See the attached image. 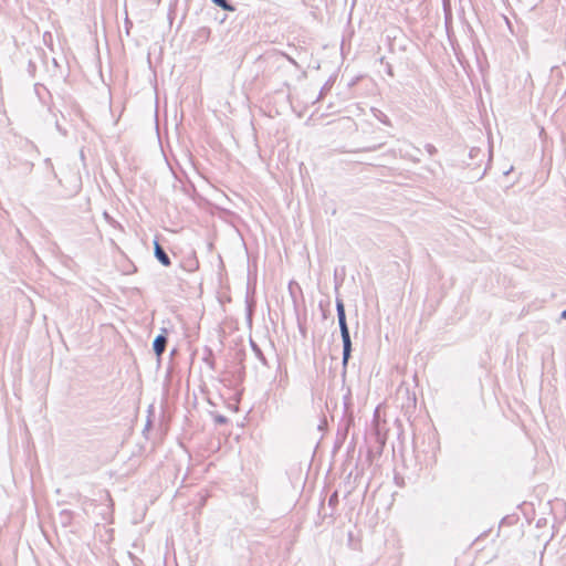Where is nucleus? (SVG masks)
<instances>
[{"label":"nucleus","mask_w":566,"mask_h":566,"mask_svg":"<svg viewBox=\"0 0 566 566\" xmlns=\"http://www.w3.org/2000/svg\"><path fill=\"white\" fill-rule=\"evenodd\" d=\"M335 303H336L337 319H338V325H339V331H340V336H342V342H343L342 364H343V367L346 368L348 360L352 356V350H353L352 346L353 345H352L349 328H348L347 319H346L345 304H344L343 300L338 296L336 297Z\"/></svg>","instance_id":"1"},{"label":"nucleus","mask_w":566,"mask_h":566,"mask_svg":"<svg viewBox=\"0 0 566 566\" xmlns=\"http://www.w3.org/2000/svg\"><path fill=\"white\" fill-rule=\"evenodd\" d=\"M167 343H168L167 329L163 328L161 333L158 334L153 342V349L158 358H160L161 355L165 353Z\"/></svg>","instance_id":"2"},{"label":"nucleus","mask_w":566,"mask_h":566,"mask_svg":"<svg viewBox=\"0 0 566 566\" xmlns=\"http://www.w3.org/2000/svg\"><path fill=\"white\" fill-rule=\"evenodd\" d=\"M154 254L158 262L164 266H169L171 264L169 255L157 240L154 241Z\"/></svg>","instance_id":"3"},{"label":"nucleus","mask_w":566,"mask_h":566,"mask_svg":"<svg viewBox=\"0 0 566 566\" xmlns=\"http://www.w3.org/2000/svg\"><path fill=\"white\" fill-rule=\"evenodd\" d=\"M249 343H250L251 349L253 350L255 357L260 360V363L263 366H269L268 359L264 356V354H263L262 349L260 348V346L252 338H250Z\"/></svg>","instance_id":"4"},{"label":"nucleus","mask_w":566,"mask_h":566,"mask_svg":"<svg viewBox=\"0 0 566 566\" xmlns=\"http://www.w3.org/2000/svg\"><path fill=\"white\" fill-rule=\"evenodd\" d=\"M73 520V512L70 510H62L59 513L57 521L63 527L71 525Z\"/></svg>","instance_id":"5"},{"label":"nucleus","mask_w":566,"mask_h":566,"mask_svg":"<svg viewBox=\"0 0 566 566\" xmlns=\"http://www.w3.org/2000/svg\"><path fill=\"white\" fill-rule=\"evenodd\" d=\"M352 423H353L352 415L347 416V417H344L342 419V421L339 423V427L343 426V438H345L347 436L348 429L352 426Z\"/></svg>","instance_id":"6"},{"label":"nucleus","mask_w":566,"mask_h":566,"mask_svg":"<svg viewBox=\"0 0 566 566\" xmlns=\"http://www.w3.org/2000/svg\"><path fill=\"white\" fill-rule=\"evenodd\" d=\"M212 2L222 8L223 10H227V11H234V7L230 3L229 0H212Z\"/></svg>","instance_id":"7"},{"label":"nucleus","mask_w":566,"mask_h":566,"mask_svg":"<svg viewBox=\"0 0 566 566\" xmlns=\"http://www.w3.org/2000/svg\"><path fill=\"white\" fill-rule=\"evenodd\" d=\"M198 265L199 263L197 259H190L187 261V263H185L184 269L188 272H192L198 269Z\"/></svg>","instance_id":"8"},{"label":"nucleus","mask_w":566,"mask_h":566,"mask_svg":"<svg viewBox=\"0 0 566 566\" xmlns=\"http://www.w3.org/2000/svg\"><path fill=\"white\" fill-rule=\"evenodd\" d=\"M337 503H338V494H337V492H334V493L329 496V499H328V505L334 507V506H336V505H337Z\"/></svg>","instance_id":"9"},{"label":"nucleus","mask_w":566,"mask_h":566,"mask_svg":"<svg viewBox=\"0 0 566 566\" xmlns=\"http://www.w3.org/2000/svg\"><path fill=\"white\" fill-rule=\"evenodd\" d=\"M80 190V186H74L72 190H70L67 193L63 195L62 198H71L75 196Z\"/></svg>","instance_id":"10"},{"label":"nucleus","mask_w":566,"mask_h":566,"mask_svg":"<svg viewBox=\"0 0 566 566\" xmlns=\"http://www.w3.org/2000/svg\"><path fill=\"white\" fill-rule=\"evenodd\" d=\"M214 420L219 424H224V423L228 422V418L226 416H222V415L216 416Z\"/></svg>","instance_id":"11"},{"label":"nucleus","mask_w":566,"mask_h":566,"mask_svg":"<svg viewBox=\"0 0 566 566\" xmlns=\"http://www.w3.org/2000/svg\"><path fill=\"white\" fill-rule=\"evenodd\" d=\"M384 144L380 143L378 145H373V146H368L366 148H363V151H375L377 149H379Z\"/></svg>","instance_id":"12"},{"label":"nucleus","mask_w":566,"mask_h":566,"mask_svg":"<svg viewBox=\"0 0 566 566\" xmlns=\"http://www.w3.org/2000/svg\"><path fill=\"white\" fill-rule=\"evenodd\" d=\"M480 153H481V149H480V148H475V147H473V148H471V150H470V157H471V158H475V157H478V156H479V154H480Z\"/></svg>","instance_id":"13"},{"label":"nucleus","mask_w":566,"mask_h":566,"mask_svg":"<svg viewBox=\"0 0 566 566\" xmlns=\"http://www.w3.org/2000/svg\"><path fill=\"white\" fill-rule=\"evenodd\" d=\"M427 149L430 154H433L436 151V148L432 145H427Z\"/></svg>","instance_id":"14"},{"label":"nucleus","mask_w":566,"mask_h":566,"mask_svg":"<svg viewBox=\"0 0 566 566\" xmlns=\"http://www.w3.org/2000/svg\"><path fill=\"white\" fill-rule=\"evenodd\" d=\"M206 361L209 364V366H210L211 368H213V364H214V363H213V360H212V359H206Z\"/></svg>","instance_id":"15"},{"label":"nucleus","mask_w":566,"mask_h":566,"mask_svg":"<svg viewBox=\"0 0 566 566\" xmlns=\"http://www.w3.org/2000/svg\"><path fill=\"white\" fill-rule=\"evenodd\" d=\"M560 317H562L563 319H566V308L562 312Z\"/></svg>","instance_id":"16"},{"label":"nucleus","mask_w":566,"mask_h":566,"mask_svg":"<svg viewBox=\"0 0 566 566\" xmlns=\"http://www.w3.org/2000/svg\"><path fill=\"white\" fill-rule=\"evenodd\" d=\"M381 122L385 124H389L388 118L385 116V118H381Z\"/></svg>","instance_id":"17"},{"label":"nucleus","mask_w":566,"mask_h":566,"mask_svg":"<svg viewBox=\"0 0 566 566\" xmlns=\"http://www.w3.org/2000/svg\"><path fill=\"white\" fill-rule=\"evenodd\" d=\"M248 318H249V322L251 323L252 322V317H251V311L250 310H249Z\"/></svg>","instance_id":"18"},{"label":"nucleus","mask_w":566,"mask_h":566,"mask_svg":"<svg viewBox=\"0 0 566 566\" xmlns=\"http://www.w3.org/2000/svg\"><path fill=\"white\" fill-rule=\"evenodd\" d=\"M150 423H151V422H150V420L148 419V420H147V423H146L145 429H148V428L150 427Z\"/></svg>","instance_id":"19"},{"label":"nucleus","mask_w":566,"mask_h":566,"mask_svg":"<svg viewBox=\"0 0 566 566\" xmlns=\"http://www.w3.org/2000/svg\"><path fill=\"white\" fill-rule=\"evenodd\" d=\"M287 59H289V61H290L292 64L296 65V62H295L292 57H287Z\"/></svg>","instance_id":"20"},{"label":"nucleus","mask_w":566,"mask_h":566,"mask_svg":"<svg viewBox=\"0 0 566 566\" xmlns=\"http://www.w3.org/2000/svg\"><path fill=\"white\" fill-rule=\"evenodd\" d=\"M323 92H325V88H322V92H319V96L323 95Z\"/></svg>","instance_id":"21"},{"label":"nucleus","mask_w":566,"mask_h":566,"mask_svg":"<svg viewBox=\"0 0 566 566\" xmlns=\"http://www.w3.org/2000/svg\"><path fill=\"white\" fill-rule=\"evenodd\" d=\"M323 92H325V88H322V92H319V96L323 95Z\"/></svg>","instance_id":"22"}]
</instances>
